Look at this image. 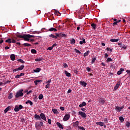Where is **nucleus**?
<instances>
[{
    "mask_svg": "<svg viewBox=\"0 0 130 130\" xmlns=\"http://www.w3.org/2000/svg\"><path fill=\"white\" fill-rule=\"evenodd\" d=\"M79 84L83 87H86V86H87V83H86L85 81H80Z\"/></svg>",
    "mask_w": 130,
    "mask_h": 130,
    "instance_id": "12",
    "label": "nucleus"
},
{
    "mask_svg": "<svg viewBox=\"0 0 130 130\" xmlns=\"http://www.w3.org/2000/svg\"><path fill=\"white\" fill-rule=\"evenodd\" d=\"M106 50H107L108 51H110V52H112V49H110L109 47H107L106 49Z\"/></svg>",
    "mask_w": 130,
    "mask_h": 130,
    "instance_id": "45",
    "label": "nucleus"
},
{
    "mask_svg": "<svg viewBox=\"0 0 130 130\" xmlns=\"http://www.w3.org/2000/svg\"><path fill=\"white\" fill-rule=\"evenodd\" d=\"M125 125H126V126L127 127H128L130 126V122L127 121V122H126Z\"/></svg>",
    "mask_w": 130,
    "mask_h": 130,
    "instance_id": "46",
    "label": "nucleus"
},
{
    "mask_svg": "<svg viewBox=\"0 0 130 130\" xmlns=\"http://www.w3.org/2000/svg\"><path fill=\"white\" fill-rule=\"evenodd\" d=\"M48 122L49 124H51V119H49L48 120Z\"/></svg>",
    "mask_w": 130,
    "mask_h": 130,
    "instance_id": "59",
    "label": "nucleus"
},
{
    "mask_svg": "<svg viewBox=\"0 0 130 130\" xmlns=\"http://www.w3.org/2000/svg\"><path fill=\"white\" fill-rule=\"evenodd\" d=\"M17 37L18 38H23L25 41H29L30 40V35H23V36L20 35L19 34L16 35Z\"/></svg>",
    "mask_w": 130,
    "mask_h": 130,
    "instance_id": "1",
    "label": "nucleus"
},
{
    "mask_svg": "<svg viewBox=\"0 0 130 130\" xmlns=\"http://www.w3.org/2000/svg\"><path fill=\"white\" fill-rule=\"evenodd\" d=\"M9 110H11V107L9 106L4 110V113H7L9 111Z\"/></svg>",
    "mask_w": 130,
    "mask_h": 130,
    "instance_id": "20",
    "label": "nucleus"
},
{
    "mask_svg": "<svg viewBox=\"0 0 130 130\" xmlns=\"http://www.w3.org/2000/svg\"><path fill=\"white\" fill-rule=\"evenodd\" d=\"M50 83H51V79H49L47 82H46V84H49V85H50Z\"/></svg>",
    "mask_w": 130,
    "mask_h": 130,
    "instance_id": "53",
    "label": "nucleus"
},
{
    "mask_svg": "<svg viewBox=\"0 0 130 130\" xmlns=\"http://www.w3.org/2000/svg\"><path fill=\"white\" fill-rule=\"evenodd\" d=\"M41 71V69L40 68H37L36 69L34 70V73H39Z\"/></svg>",
    "mask_w": 130,
    "mask_h": 130,
    "instance_id": "24",
    "label": "nucleus"
},
{
    "mask_svg": "<svg viewBox=\"0 0 130 130\" xmlns=\"http://www.w3.org/2000/svg\"><path fill=\"white\" fill-rule=\"evenodd\" d=\"M85 43H86V40H85V39H83L82 41H81L79 43V44L81 45L84 44Z\"/></svg>",
    "mask_w": 130,
    "mask_h": 130,
    "instance_id": "27",
    "label": "nucleus"
},
{
    "mask_svg": "<svg viewBox=\"0 0 130 130\" xmlns=\"http://www.w3.org/2000/svg\"><path fill=\"white\" fill-rule=\"evenodd\" d=\"M70 117H71V115L70 114H66L65 116H64L63 118V120L64 121H67L70 119Z\"/></svg>",
    "mask_w": 130,
    "mask_h": 130,
    "instance_id": "6",
    "label": "nucleus"
},
{
    "mask_svg": "<svg viewBox=\"0 0 130 130\" xmlns=\"http://www.w3.org/2000/svg\"><path fill=\"white\" fill-rule=\"evenodd\" d=\"M77 128H78V129H80V130H85V128H84V127H82V126H78V127H77Z\"/></svg>",
    "mask_w": 130,
    "mask_h": 130,
    "instance_id": "37",
    "label": "nucleus"
},
{
    "mask_svg": "<svg viewBox=\"0 0 130 130\" xmlns=\"http://www.w3.org/2000/svg\"><path fill=\"white\" fill-rule=\"evenodd\" d=\"M24 67L25 66H24V65H21L20 67H18V68L14 69L13 70V72L15 73V72H18V71H22V70H24Z\"/></svg>",
    "mask_w": 130,
    "mask_h": 130,
    "instance_id": "4",
    "label": "nucleus"
},
{
    "mask_svg": "<svg viewBox=\"0 0 130 130\" xmlns=\"http://www.w3.org/2000/svg\"><path fill=\"white\" fill-rule=\"evenodd\" d=\"M73 72H74V73L75 74H76V75L78 74V73H79V71H78V70H76V69L74 70H73Z\"/></svg>",
    "mask_w": 130,
    "mask_h": 130,
    "instance_id": "50",
    "label": "nucleus"
},
{
    "mask_svg": "<svg viewBox=\"0 0 130 130\" xmlns=\"http://www.w3.org/2000/svg\"><path fill=\"white\" fill-rule=\"evenodd\" d=\"M86 105H87V104L86 103V102H83L82 103V104L79 105V107L81 108V107H83L84 106H86Z\"/></svg>",
    "mask_w": 130,
    "mask_h": 130,
    "instance_id": "19",
    "label": "nucleus"
},
{
    "mask_svg": "<svg viewBox=\"0 0 130 130\" xmlns=\"http://www.w3.org/2000/svg\"><path fill=\"white\" fill-rule=\"evenodd\" d=\"M40 33H41V32L39 31H35L33 32L34 34H40Z\"/></svg>",
    "mask_w": 130,
    "mask_h": 130,
    "instance_id": "49",
    "label": "nucleus"
},
{
    "mask_svg": "<svg viewBox=\"0 0 130 130\" xmlns=\"http://www.w3.org/2000/svg\"><path fill=\"white\" fill-rule=\"evenodd\" d=\"M63 67H64V68H68V67H69L68 66V64H67V63H64L63 65Z\"/></svg>",
    "mask_w": 130,
    "mask_h": 130,
    "instance_id": "55",
    "label": "nucleus"
},
{
    "mask_svg": "<svg viewBox=\"0 0 130 130\" xmlns=\"http://www.w3.org/2000/svg\"><path fill=\"white\" fill-rule=\"evenodd\" d=\"M5 42H7V43H12V39H8V40H6Z\"/></svg>",
    "mask_w": 130,
    "mask_h": 130,
    "instance_id": "35",
    "label": "nucleus"
},
{
    "mask_svg": "<svg viewBox=\"0 0 130 130\" xmlns=\"http://www.w3.org/2000/svg\"><path fill=\"white\" fill-rule=\"evenodd\" d=\"M19 78H21V76L20 75H17L15 76L16 79H19Z\"/></svg>",
    "mask_w": 130,
    "mask_h": 130,
    "instance_id": "56",
    "label": "nucleus"
},
{
    "mask_svg": "<svg viewBox=\"0 0 130 130\" xmlns=\"http://www.w3.org/2000/svg\"><path fill=\"white\" fill-rule=\"evenodd\" d=\"M97 125H100V126H103L104 125V122H96Z\"/></svg>",
    "mask_w": 130,
    "mask_h": 130,
    "instance_id": "17",
    "label": "nucleus"
},
{
    "mask_svg": "<svg viewBox=\"0 0 130 130\" xmlns=\"http://www.w3.org/2000/svg\"><path fill=\"white\" fill-rule=\"evenodd\" d=\"M49 87H50V84H47L45 86L46 89H47V88H49Z\"/></svg>",
    "mask_w": 130,
    "mask_h": 130,
    "instance_id": "54",
    "label": "nucleus"
},
{
    "mask_svg": "<svg viewBox=\"0 0 130 130\" xmlns=\"http://www.w3.org/2000/svg\"><path fill=\"white\" fill-rule=\"evenodd\" d=\"M99 103H101V104H102V105H104V103H105V99L104 98H100L99 101Z\"/></svg>",
    "mask_w": 130,
    "mask_h": 130,
    "instance_id": "11",
    "label": "nucleus"
},
{
    "mask_svg": "<svg viewBox=\"0 0 130 130\" xmlns=\"http://www.w3.org/2000/svg\"><path fill=\"white\" fill-rule=\"evenodd\" d=\"M11 42H12V43H17V41H16L14 39H12V41H11Z\"/></svg>",
    "mask_w": 130,
    "mask_h": 130,
    "instance_id": "60",
    "label": "nucleus"
},
{
    "mask_svg": "<svg viewBox=\"0 0 130 130\" xmlns=\"http://www.w3.org/2000/svg\"><path fill=\"white\" fill-rule=\"evenodd\" d=\"M60 110H62V111H63L64 110V107H60Z\"/></svg>",
    "mask_w": 130,
    "mask_h": 130,
    "instance_id": "61",
    "label": "nucleus"
},
{
    "mask_svg": "<svg viewBox=\"0 0 130 130\" xmlns=\"http://www.w3.org/2000/svg\"><path fill=\"white\" fill-rule=\"evenodd\" d=\"M23 45H24V46H25V47H26V46H27V47L31 46V44H28V43H24Z\"/></svg>",
    "mask_w": 130,
    "mask_h": 130,
    "instance_id": "43",
    "label": "nucleus"
},
{
    "mask_svg": "<svg viewBox=\"0 0 130 130\" xmlns=\"http://www.w3.org/2000/svg\"><path fill=\"white\" fill-rule=\"evenodd\" d=\"M10 58L11 59V60H15V59H16V56H15V54H12L10 56Z\"/></svg>",
    "mask_w": 130,
    "mask_h": 130,
    "instance_id": "18",
    "label": "nucleus"
},
{
    "mask_svg": "<svg viewBox=\"0 0 130 130\" xmlns=\"http://www.w3.org/2000/svg\"><path fill=\"white\" fill-rule=\"evenodd\" d=\"M23 108V106L22 105H20L19 107L18 106H16L14 108V111L15 112H18L19 110H21Z\"/></svg>",
    "mask_w": 130,
    "mask_h": 130,
    "instance_id": "5",
    "label": "nucleus"
},
{
    "mask_svg": "<svg viewBox=\"0 0 130 130\" xmlns=\"http://www.w3.org/2000/svg\"><path fill=\"white\" fill-rule=\"evenodd\" d=\"M35 118L36 119H39V120H41V118L40 117V115H38L37 114H36L35 115Z\"/></svg>",
    "mask_w": 130,
    "mask_h": 130,
    "instance_id": "16",
    "label": "nucleus"
},
{
    "mask_svg": "<svg viewBox=\"0 0 130 130\" xmlns=\"http://www.w3.org/2000/svg\"><path fill=\"white\" fill-rule=\"evenodd\" d=\"M39 99L40 100H41L43 99V94H40L39 95Z\"/></svg>",
    "mask_w": 130,
    "mask_h": 130,
    "instance_id": "40",
    "label": "nucleus"
},
{
    "mask_svg": "<svg viewBox=\"0 0 130 130\" xmlns=\"http://www.w3.org/2000/svg\"><path fill=\"white\" fill-rule=\"evenodd\" d=\"M91 27H92V28L93 29V30H95L96 29V24L92 23L91 24Z\"/></svg>",
    "mask_w": 130,
    "mask_h": 130,
    "instance_id": "28",
    "label": "nucleus"
},
{
    "mask_svg": "<svg viewBox=\"0 0 130 130\" xmlns=\"http://www.w3.org/2000/svg\"><path fill=\"white\" fill-rule=\"evenodd\" d=\"M73 126L78 128V126H79V121L73 122Z\"/></svg>",
    "mask_w": 130,
    "mask_h": 130,
    "instance_id": "13",
    "label": "nucleus"
},
{
    "mask_svg": "<svg viewBox=\"0 0 130 130\" xmlns=\"http://www.w3.org/2000/svg\"><path fill=\"white\" fill-rule=\"evenodd\" d=\"M32 90H29L28 92H27L26 94L29 95V94H30V93H32Z\"/></svg>",
    "mask_w": 130,
    "mask_h": 130,
    "instance_id": "63",
    "label": "nucleus"
},
{
    "mask_svg": "<svg viewBox=\"0 0 130 130\" xmlns=\"http://www.w3.org/2000/svg\"><path fill=\"white\" fill-rule=\"evenodd\" d=\"M119 86H120V81H119L117 84H116L114 88V91H116L119 88Z\"/></svg>",
    "mask_w": 130,
    "mask_h": 130,
    "instance_id": "8",
    "label": "nucleus"
},
{
    "mask_svg": "<svg viewBox=\"0 0 130 130\" xmlns=\"http://www.w3.org/2000/svg\"><path fill=\"white\" fill-rule=\"evenodd\" d=\"M56 124L59 128H61V129H63V126H62V125H61V124H60V123L57 122L56 123Z\"/></svg>",
    "mask_w": 130,
    "mask_h": 130,
    "instance_id": "15",
    "label": "nucleus"
},
{
    "mask_svg": "<svg viewBox=\"0 0 130 130\" xmlns=\"http://www.w3.org/2000/svg\"><path fill=\"white\" fill-rule=\"evenodd\" d=\"M75 51H76L77 53H78L79 54H81V51H79V50L75 49Z\"/></svg>",
    "mask_w": 130,
    "mask_h": 130,
    "instance_id": "47",
    "label": "nucleus"
},
{
    "mask_svg": "<svg viewBox=\"0 0 130 130\" xmlns=\"http://www.w3.org/2000/svg\"><path fill=\"white\" fill-rule=\"evenodd\" d=\"M56 37H60V34H55Z\"/></svg>",
    "mask_w": 130,
    "mask_h": 130,
    "instance_id": "62",
    "label": "nucleus"
},
{
    "mask_svg": "<svg viewBox=\"0 0 130 130\" xmlns=\"http://www.w3.org/2000/svg\"><path fill=\"white\" fill-rule=\"evenodd\" d=\"M60 37H67V35L62 33H60Z\"/></svg>",
    "mask_w": 130,
    "mask_h": 130,
    "instance_id": "39",
    "label": "nucleus"
},
{
    "mask_svg": "<svg viewBox=\"0 0 130 130\" xmlns=\"http://www.w3.org/2000/svg\"><path fill=\"white\" fill-rule=\"evenodd\" d=\"M90 53V51L88 50L85 53H84V57H86V56H88V55Z\"/></svg>",
    "mask_w": 130,
    "mask_h": 130,
    "instance_id": "26",
    "label": "nucleus"
},
{
    "mask_svg": "<svg viewBox=\"0 0 130 130\" xmlns=\"http://www.w3.org/2000/svg\"><path fill=\"white\" fill-rule=\"evenodd\" d=\"M17 61H19V62H21V63H25V61L22 59H18Z\"/></svg>",
    "mask_w": 130,
    "mask_h": 130,
    "instance_id": "42",
    "label": "nucleus"
},
{
    "mask_svg": "<svg viewBox=\"0 0 130 130\" xmlns=\"http://www.w3.org/2000/svg\"><path fill=\"white\" fill-rule=\"evenodd\" d=\"M123 108H124V107L123 106H122L121 107L117 106V107H116L115 110L116 111H118V112H120V111H121V110L123 109Z\"/></svg>",
    "mask_w": 130,
    "mask_h": 130,
    "instance_id": "10",
    "label": "nucleus"
},
{
    "mask_svg": "<svg viewBox=\"0 0 130 130\" xmlns=\"http://www.w3.org/2000/svg\"><path fill=\"white\" fill-rule=\"evenodd\" d=\"M71 44H75L76 43V40H74V39H72L71 40Z\"/></svg>",
    "mask_w": 130,
    "mask_h": 130,
    "instance_id": "32",
    "label": "nucleus"
},
{
    "mask_svg": "<svg viewBox=\"0 0 130 130\" xmlns=\"http://www.w3.org/2000/svg\"><path fill=\"white\" fill-rule=\"evenodd\" d=\"M112 59H111V58H108L107 60V62H110V61H112Z\"/></svg>",
    "mask_w": 130,
    "mask_h": 130,
    "instance_id": "48",
    "label": "nucleus"
},
{
    "mask_svg": "<svg viewBox=\"0 0 130 130\" xmlns=\"http://www.w3.org/2000/svg\"><path fill=\"white\" fill-rule=\"evenodd\" d=\"M49 31H57V29H56V28H53V27H51V28L49 29Z\"/></svg>",
    "mask_w": 130,
    "mask_h": 130,
    "instance_id": "31",
    "label": "nucleus"
},
{
    "mask_svg": "<svg viewBox=\"0 0 130 130\" xmlns=\"http://www.w3.org/2000/svg\"><path fill=\"white\" fill-rule=\"evenodd\" d=\"M31 53H33L34 54H36V53H37V51H36V50L32 49L31 50Z\"/></svg>",
    "mask_w": 130,
    "mask_h": 130,
    "instance_id": "30",
    "label": "nucleus"
},
{
    "mask_svg": "<svg viewBox=\"0 0 130 130\" xmlns=\"http://www.w3.org/2000/svg\"><path fill=\"white\" fill-rule=\"evenodd\" d=\"M40 117L41 119H43V120H45V121H46V116H45L44 113H41L40 114Z\"/></svg>",
    "mask_w": 130,
    "mask_h": 130,
    "instance_id": "7",
    "label": "nucleus"
},
{
    "mask_svg": "<svg viewBox=\"0 0 130 130\" xmlns=\"http://www.w3.org/2000/svg\"><path fill=\"white\" fill-rule=\"evenodd\" d=\"M52 49H53V48L52 46L51 47H49L48 48H47V50H52Z\"/></svg>",
    "mask_w": 130,
    "mask_h": 130,
    "instance_id": "51",
    "label": "nucleus"
},
{
    "mask_svg": "<svg viewBox=\"0 0 130 130\" xmlns=\"http://www.w3.org/2000/svg\"><path fill=\"white\" fill-rule=\"evenodd\" d=\"M117 21H115L114 23H113V26H116V25H117Z\"/></svg>",
    "mask_w": 130,
    "mask_h": 130,
    "instance_id": "58",
    "label": "nucleus"
},
{
    "mask_svg": "<svg viewBox=\"0 0 130 130\" xmlns=\"http://www.w3.org/2000/svg\"><path fill=\"white\" fill-rule=\"evenodd\" d=\"M28 103H29L31 106H32V105H33V102H32V101H31L30 100H27L25 102V104H28Z\"/></svg>",
    "mask_w": 130,
    "mask_h": 130,
    "instance_id": "22",
    "label": "nucleus"
},
{
    "mask_svg": "<svg viewBox=\"0 0 130 130\" xmlns=\"http://www.w3.org/2000/svg\"><path fill=\"white\" fill-rule=\"evenodd\" d=\"M96 61V57L92 58V60H91V63L93 64Z\"/></svg>",
    "mask_w": 130,
    "mask_h": 130,
    "instance_id": "44",
    "label": "nucleus"
},
{
    "mask_svg": "<svg viewBox=\"0 0 130 130\" xmlns=\"http://www.w3.org/2000/svg\"><path fill=\"white\" fill-rule=\"evenodd\" d=\"M54 11H55L54 14L56 16H60V15H61V14L59 11H57L56 10H54Z\"/></svg>",
    "mask_w": 130,
    "mask_h": 130,
    "instance_id": "23",
    "label": "nucleus"
},
{
    "mask_svg": "<svg viewBox=\"0 0 130 130\" xmlns=\"http://www.w3.org/2000/svg\"><path fill=\"white\" fill-rule=\"evenodd\" d=\"M124 71V69L120 68V70L117 72V74L118 75H121L122 74V72Z\"/></svg>",
    "mask_w": 130,
    "mask_h": 130,
    "instance_id": "14",
    "label": "nucleus"
},
{
    "mask_svg": "<svg viewBox=\"0 0 130 130\" xmlns=\"http://www.w3.org/2000/svg\"><path fill=\"white\" fill-rule=\"evenodd\" d=\"M13 98V93H10L8 95V99H12Z\"/></svg>",
    "mask_w": 130,
    "mask_h": 130,
    "instance_id": "36",
    "label": "nucleus"
},
{
    "mask_svg": "<svg viewBox=\"0 0 130 130\" xmlns=\"http://www.w3.org/2000/svg\"><path fill=\"white\" fill-rule=\"evenodd\" d=\"M43 60V59L42 58H38L35 59L36 61H41Z\"/></svg>",
    "mask_w": 130,
    "mask_h": 130,
    "instance_id": "38",
    "label": "nucleus"
},
{
    "mask_svg": "<svg viewBox=\"0 0 130 130\" xmlns=\"http://www.w3.org/2000/svg\"><path fill=\"white\" fill-rule=\"evenodd\" d=\"M104 121V122H106V123H108V120H107V118H105Z\"/></svg>",
    "mask_w": 130,
    "mask_h": 130,
    "instance_id": "57",
    "label": "nucleus"
},
{
    "mask_svg": "<svg viewBox=\"0 0 130 130\" xmlns=\"http://www.w3.org/2000/svg\"><path fill=\"white\" fill-rule=\"evenodd\" d=\"M107 57H108V54L106 53L105 54V58H107Z\"/></svg>",
    "mask_w": 130,
    "mask_h": 130,
    "instance_id": "64",
    "label": "nucleus"
},
{
    "mask_svg": "<svg viewBox=\"0 0 130 130\" xmlns=\"http://www.w3.org/2000/svg\"><path fill=\"white\" fill-rule=\"evenodd\" d=\"M64 74L66 75V76H67V77H71V73L68 72V71H64Z\"/></svg>",
    "mask_w": 130,
    "mask_h": 130,
    "instance_id": "21",
    "label": "nucleus"
},
{
    "mask_svg": "<svg viewBox=\"0 0 130 130\" xmlns=\"http://www.w3.org/2000/svg\"><path fill=\"white\" fill-rule=\"evenodd\" d=\"M119 119L120 121H121V122H123V121H124V119L123 118V117H122V116L119 117Z\"/></svg>",
    "mask_w": 130,
    "mask_h": 130,
    "instance_id": "29",
    "label": "nucleus"
},
{
    "mask_svg": "<svg viewBox=\"0 0 130 130\" xmlns=\"http://www.w3.org/2000/svg\"><path fill=\"white\" fill-rule=\"evenodd\" d=\"M79 115H81L82 117H84V118H86V117H87V115L86 114V113L82 112V111H80L79 112Z\"/></svg>",
    "mask_w": 130,
    "mask_h": 130,
    "instance_id": "9",
    "label": "nucleus"
},
{
    "mask_svg": "<svg viewBox=\"0 0 130 130\" xmlns=\"http://www.w3.org/2000/svg\"><path fill=\"white\" fill-rule=\"evenodd\" d=\"M121 47L122 49L125 50L126 48H127V46L123 45V46H120Z\"/></svg>",
    "mask_w": 130,
    "mask_h": 130,
    "instance_id": "41",
    "label": "nucleus"
},
{
    "mask_svg": "<svg viewBox=\"0 0 130 130\" xmlns=\"http://www.w3.org/2000/svg\"><path fill=\"white\" fill-rule=\"evenodd\" d=\"M86 70H87V72H91V68H90V67H87Z\"/></svg>",
    "mask_w": 130,
    "mask_h": 130,
    "instance_id": "52",
    "label": "nucleus"
},
{
    "mask_svg": "<svg viewBox=\"0 0 130 130\" xmlns=\"http://www.w3.org/2000/svg\"><path fill=\"white\" fill-rule=\"evenodd\" d=\"M111 42H117L118 41V39H111L110 40Z\"/></svg>",
    "mask_w": 130,
    "mask_h": 130,
    "instance_id": "34",
    "label": "nucleus"
},
{
    "mask_svg": "<svg viewBox=\"0 0 130 130\" xmlns=\"http://www.w3.org/2000/svg\"><path fill=\"white\" fill-rule=\"evenodd\" d=\"M49 37H51L52 38H55V39H57V37H56V36L52 35V34H51L49 36Z\"/></svg>",
    "mask_w": 130,
    "mask_h": 130,
    "instance_id": "33",
    "label": "nucleus"
},
{
    "mask_svg": "<svg viewBox=\"0 0 130 130\" xmlns=\"http://www.w3.org/2000/svg\"><path fill=\"white\" fill-rule=\"evenodd\" d=\"M36 128H41V126H43V122L41 121L39 122H36L35 123Z\"/></svg>",
    "mask_w": 130,
    "mask_h": 130,
    "instance_id": "3",
    "label": "nucleus"
},
{
    "mask_svg": "<svg viewBox=\"0 0 130 130\" xmlns=\"http://www.w3.org/2000/svg\"><path fill=\"white\" fill-rule=\"evenodd\" d=\"M52 111H53V113H54V114H58V111L55 109H52Z\"/></svg>",
    "mask_w": 130,
    "mask_h": 130,
    "instance_id": "25",
    "label": "nucleus"
},
{
    "mask_svg": "<svg viewBox=\"0 0 130 130\" xmlns=\"http://www.w3.org/2000/svg\"><path fill=\"white\" fill-rule=\"evenodd\" d=\"M24 95L23 93V89H20L16 92L15 95V98H19V97H22Z\"/></svg>",
    "mask_w": 130,
    "mask_h": 130,
    "instance_id": "2",
    "label": "nucleus"
}]
</instances>
